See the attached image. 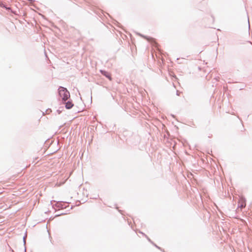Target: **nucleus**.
<instances>
[{
	"label": "nucleus",
	"mask_w": 252,
	"mask_h": 252,
	"mask_svg": "<svg viewBox=\"0 0 252 252\" xmlns=\"http://www.w3.org/2000/svg\"><path fill=\"white\" fill-rule=\"evenodd\" d=\"M58 91L59 94L62 98L63 101H66L69 98V92L66 88L61 86L58 89Z\"/></svg>",
	"instance_id": "nucleus-1"
},
{
	"label": "nucleus",
	"mask_w": 252,
	"mask_h": 252,
	"mask_svg": "<svg viewBox=\"0 0 252 252\" xmlns=\"http://www.w3.org/2000/svg\"><path fill=\"white\" fill-rule=\"evenodd\" d=\"M101 73L105 76L106 78H108L110 80H111L112 78L110 74L107 71L104 70H100Z\"/></svg>",
	"instance_id": "nucleus-2"
},
{
	"label": "nucleus",
	"mask_w": 252,
	"mask_h": 252,
	"mask_svg": "<svg viewBox=\"0 0 252 252\" xmlns=\"http://www.w3.org/2000/svg\"><path fill=\"white\" fill-rule=\"evenodd\" d=\"M63 102L65 103V107L67 109H71L73 106V103L70 101H68L67 102L66 101Z\"/></svg>",
	"instance_id": "nucleus-3"
},
{
	"label": "nucleus",
	"mask_w": 252,
	"mask_h": 252,
	"mask_svg": "<svg viewBox=\"0 0 252 252\" xmlns=\"http://www.w3.org/2000/svg\"><path fill=\"white\" fill-rule=\"evenodd\" d=\"M63 204H63L62 202H57L56 203V206L59 208L63 209V208H65L66 207L63 206Z\"/></svg>",
	"instance_id": "nucleus-4"
},
{
	"label": "nucleus",
	"mask_w": 252,
	"mask_h": 252,
	"mask_svg": "<svg viewBox=\"0 0 252 252\" xmlns=\"http://www.w3.org/2000/svg\"><path fill=\"white\" fill-rule=\"evenodd\" d=\"M139 35H140L141 36H142V37H144V38H146V39H147L149 41H150V42H153V41H154V39L152 37L145 36H144V35H142V34H139Z\"/></svg>",
	"instance_id": "nucleus-5"
},
{
	"label": "nucleus",
	"mask_w": 252,
	"mask_h": 252,
	"mask_svg": "<svg viewBox=\"0 0 252 252\" xmlns=\"http://www.w3.org/2000/svg\"><path fill=\"white\" fill-rule=\"evenodd\" d=\"M157 248H158V249L163 251V252H164V251L163 250H162L160 247L158 246L156 244L153 243V244Z\"/></svg>",
	"instance_id": "nucleus-6"
},
{
	"label": "nucleus",
	"mask_w": 252,
	"mask_h": 252,
	"mask_svg": "<svg viewBox=\"0 0 252 252\" xmlns=\"http://www.w3.org/2000/svg\"><path fill=\"white\" fill-rule=\"evenodd\" d=\"M146 238H147L148 240L151 242L152 244H153L154 243L151 240V239L146 235H145Z\"/></svg>",
	"instance_id": "nucleus-7"
},
{
	"label": "nucleus",
	"mask_w": 252,
	"mask_h": 252,
	"mask_svg": "<svg viewBox=\"0 0 252 252\" xmlns=\"http://www.w3.org/2000/svg\"><path fill=\"white\" fill-rule=\"evenodd\" d=\"M26 235H25L24 237H23V241H24V245H25L26 244Z\"/></svg>",
	"instance_id": "nucleus-8"
},
{
	"label": "nucleus",
	"mask_w": 252,
	"mask_h": 252,
	"mask_svg": "<svg viewBox=\"0 0 252 252\" xmlns=\"http://www.w3.org/2000/svg\"><path fill=\"white\" fill-rule=\"evenodd\" d=\"M57 112L59 114H60L62 112V111L60 110H58Z\"/></svg>",
	"instance_id": "nucleus-9"
},
{
	"label": "nucleus",
	"mask_w": 252,
	"mask_h": 252,
	"mask_svg": "<svg viewBox=\"0 0 252 252\" xmlns=\"http://www.w3.org/2000/svg\"><path fill=\"white\" fill-rule=\"evenodd\" d=\"M180 92L178 91H177V95H180Z\"/></svg>",
	"instance_id": "nucleus-10"
},
{
	"label": "nucleus",
	"mask_w": 252,
	"mask_h": 252,
	"mask_svg": "<svg viewBox=\"0 0 252 252\" xmlns=\"http://www.w3.org/2000/svg\"><path fill=\"white\" fill-rule=\"evenodd\" d=\"M245 206V205H242H242H241V206H240V207H241V208H243V207H244Z\"/></svg>",
	"instance_id": "nucleus-11"
},
{
	"label": "nucleus",
	"mask_w": 252,
	"mask_h": 252,
	"mask_svg": "<svg viewBox=\"0 0 252 252\" xmlns=\"http://www.w3.org/2000/svg\"><path fill=\"white\" fill-rule=\"evenodd\" d=\"M248 22H249V27L250 28V23H249V19H248Z\"/></svg>",
	"instance_id": "nucleus-12"
},
{
	"label": "nucleus",
	"mask_w": 252,
	"mask_h": 252,
	"mask_svg": "<svg viewBox=\"0 0 252 252\" xmlns=\"http://www.w3.org/2000/svg\"><path fill=\"white\" fill-rule=\"evenodd\" d=\"M60 215H56V217L59 216H60Z\"/></svg>",
	"instance_id": "nucleus-13"
}]
</instances>
